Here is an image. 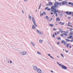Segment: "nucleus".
<instances>
[{
  "instance_id": "nucleus-47",
  "label": "nucleus",
  "mask_w": 73,
  "mask_h": 73,
  "mask_svg": "<svg viewBox=\"0 0 73 73\" xmlns=\"http://www.w3.org/2000/svg\"><path fill=\"white\" fill-rule=\"evenodd\" d=\"M67 25L68 26H70V27H73L72 26L70 25Z\"/></svg>"
},
{
  "instance_id": "nucleus-23",
  "label": "nucleus",
  "mask_w": 73,
  "mask_h": 73,
  "mask_svg": "<svg viewBox=\"0 0 73 73\" xmlns=\"http://www.w3.org/2000/svg\"><path fill=\"white\" fill-rule=\"evenodd\" d=\"M63 35H64V36H68V35H67V34H65V33H63Z\"/></svg>"
},
{
  "instance_id": "nucleus-45",
  "label": "nucleus",
  "mask_w": 73,
  "mask_h": 73,
  "mask_svg": "<svg viewBox=\"0 0 73 73\" xmlns=\"http://www.w3.org/2000/svg\"><path fill=\"white\" fill-rule=\"evenodd\" d=\"M47 11H50V8H49V9H47Z\"/></svg>"
},
{
  "instance_id": "nucleus-44",
  "label": "nucleus",
  "mask_w": 73,
  "mask_h": 73,
  "mask_svg": "<svg viewBox=\"0 0 73 73\" xmlns=\"http://www.w3.org/2000/svg\"><path fill=\"white\" fill-rule=\"evenodd\" d=\"M22 12L23 14H24V11L22 10Z\"/></svg>"
},
{
  "instance_id": "nucleus-43",
  "label": "nucleus",
  "mask_w": 73,
  "mask_h": 73,
  "mask_svg": "<svg viewBox=\"0 0 73 73\" xmlns=\"http://www.w3.org/2000/svg\"><path fill=\"white\" fill-rule=\"evenodd\" d=\"M64 23H62L61 24V25H64Z\"/></svg>"
},
{
  "instance_id": "nucleus-17",
  "label": "nucleus",
  "mask_w": 73,
  "mask_h": 73,
  "mask_svg": "<svg viewBox=\"0 0 73 73\" xmlns=\"http://www.w3.org/2000/svg\"><path fill=\"white\" fill-rule=\"evenodd\" d=\"M46 19H47V20H48L49 19V17H48V16H46Z\"/></svg>"
},
{
  "instance_id": "nucleus-37",
  "label": "nucleus",
  "mask_w": 73,
  "mask_h": 73,
  "mask_svg": "<svg viewBox=\"0 0 73 73\" xmlns=\"http://www.w3.org/2000/svg\"><path fill=\"white\" fill-rule=\"evenodd\" d=\"M50 26L51 27H53V25L52 24H50Z\"/></svg>"
},
{
  "instance_id": "nucleus-49",
  "label": "nucleus",
  "mask_w": 73,
  "mask_h": 73,
  "mask_svg": "<svg viewBox=\"0 0 73 73\" xmlns=\"http://www.w3.org/2000/svg\"><path fill=\"white\" fill-rule=\"evenodd\" d=\"M46 6H49V4H47L46 5Z\"/></svg>"
},
{
  "instance_id": "nucleus-61",
  "label": "nucleus",
  "mask_w": 73,
  "mask_h": 73,
  "mask_svg": "<svg viewBox=\"0 0 73 73\" xmlns=\"http://www.w3.org/2000/svg\"><path fill=\"white\" fill-rule=\"evenodd\" d=\"M72 48V46H70V48Z\"/></svg>"
},
{
  "instance_id": "nucleus-19",
  "label": "nucleus",
  "mask_w": 73,
  "mask_h": 73,
  "mask_svg": "<svg viewBox=\"0 0 73 73\" xmlns=\"http://www.w3.org/2000/svg\"><path fill=\"white\" fill-rule=\"evenodd\" d=\"M33 23L35 25V26L36 27H37V25L36 24V23H35V22H33Z\"/></svg>"
},
{
  "instance_id": "nucleus-20",
  "label": "nucleus",
  "mask_w": 73,
  "mask_h": 73,
  "mask_svg": "<svg viewBox=\"0 0 73 73\" xmlns=\"http://www.w3.org/2000/svg\"><path fill=\"white\" fill-rule=\"evenodd\" d=\"M65 33H69V31L66 30L65 32Z\"/></svg>"
},
{
  "instance_id": "nucleus-11",
  "label": "nucleus",
  "mask_w": 73,
  "mask_h": 73,
  "mask_svg": "<svg viewBox=\"0 0 73 73\" xmlns=\"http://www.w3.org/2000/svg\"><path fill=\"white\" fill-rule=\"evenodd\" d=\"M33 69L34 70H36L37 69V66H35L34 67Z\"/></svg>"
},
{
  "instance_id": "nucleus-6",
  "label": "nucleus",
  "mask_w": 73,
  "mask_h": 73,
  "mask_svg": "<svg viewBox=\"0 0 73 73\" xmlns=\"http://www.w3.org/2000/svg\"><path fill=\"white\" fill-rule=\"evenodd\" d=\"M66 14H67V15H72V12H69V11H67V12H66Z\"/></svg>"
},
{
  "instance_id": "nucleus-41",
  "label": "nucleus",
  "mask_w": 73,
  "mask_h": 73,
  "mask_svg": "<svg viewBox=\"0 0 73 73\" xmlns=\"http://www.w3.org/2000/svg\"><path fill=\"white\" fill-rule=\"evenodd\" d=\"M66 41H70V40H68V39H66Z\"/></svg>"
},
{
  "instance_id": "nucleus-36",
  "label": "nucleus",
  "mask_w": 73,
  "mask_h": 73,
  "mask_svg": "<svg viewBox=\"0 0 73 73\" xmlns=\"http://www.w3.org/2000/svg\"><path fill=\"white\" fill-rule=\"evenodd\" d=\"M68 4H69V5H70L72 4V3H71V2H69V3H68Z\"/></svg>"
},
{
  "instance_id": "nucleus-64",
  "label": "nucleus",
  "mask_w": 73,
  "mask_h": 73,
  "mask_svg": "<svg viewBox=\"0 0 73 73\" xmlns=\"http://www.w3.org/2000/svg\"><path fill=\"white\" fill-rule=\"evenodd\" d=\"M52 19H53V18H51L50 20H52Z\"/></svg>"
},
{
  "instance_id": "nucleus-51",
  "label": "nucleus",
  "mask_w": 73,
  "mask_h": 73,
  "mask_svg": "<svg viewBox=\"0 0 73 73\" xmlns=\"http://www.w3.org/2000/svg\"><path fill=\"white\" fill-rule=\"evenodd\" d=\"M71 5L73 6V3H71Z\"/></svg>"
},
{
  "instance_id": "nucleus-29",
  "label": "nucleus",
  "mask_w": 73,
  "mask_h": 73,
  "mask_svg": "<svg viewBox=\"0 0 73 73\" xmlns=\"http://www.w3.org/2000/svg\"><path fill=\"white\" fill-rule=\"evenodd\" d=\"M58 5H61V3H58Z\"/></svg>"
},
{
  "instance_id": "nucleus-28",
  "label": "nucleus",
  "mask_w": 73,
  "mask_h": 73,
  "mask_svg": "<svg viewBox=\"0 0 73 73\" xmlns=\"http://www.w3.org/2000/svg\"><path fill=\"white\" fill-rule=\"evenodd\" d=\"M59 31L60 32H62V31H63L62 30V29H59Z\"/></svg>"
},
{
  "instance_id": "nucleus-4",
  "label": "nucleus",
  "mask_w": 73,
  "mask_h": 73,
  "mask_svg": "<svg viewBox=\"0 0 73 73\" xmlns=\"http://www.w3.org/2000/svg\"><path fill=\"white\" fill-rule=\"evenodd\" d=\"M54 5L55 8L58 7V2H56L54 4Z\"/></svg>"
},
{
  "instance_id": "nucleus-22",
  "label": "nucleus",
  "mask_w": 73,
  "mask_h": 73,
  "mask_svg": "<svg viewBox=\"0 0 73 73\" xmlns=\"http://www.w3.org/2000/svg\"><path fill=\"white\" fill-rule=\"evenodd\" d=\"M41 3H40L39 7V9H40V7H41Z\"/></svg>"
},
{
  "instance_id": "nucleus-56",
  "label": "nucleus",
  "mask_w": 73,
  "mask_h": 73,
  "mask_svg": "<svg viewBox=\"0 0 73 73\" xmlns=\"http://www.w3.org/2000/svg\"><path fill=\"white\" fill-rule=\"evenodd\" d=\"M68 19H70V17H68Z\"/></svg>"
},
{
  "instance_id": "nucleus-35",
  "label": "nucleus",
  "mask_w": 73,
  "mask_h": 73,
  "mask_svg": "<svg viewBox=\"0 0 73 73\" xmlns=\"http://www.w3.org/2000/svg\"><path fill=\"white\" fill-rule=\"evenodd\" d=\"M64 45H66V42H64Z\"/></svg>"
},
{
  "instance_id": "nucleus-7",
  "label": "nucleus",
  "mask_w": 73,
  "mask_h": 73,
  "mask_svg": "<svg viewBox=\"0 0 73 73\" xmlns=\"http://www.w3.org/2000/svg\"><path fill=\"white\" fill-rule=\"evenodd\" d=\"M60 21V18L59 17H57L56 19V21Z\"/></svg>"
},
{
  "instance_id": "nucleus-8",
  "label": "nucleus",
  "mask_w": 73,
  "mask_h": 73,
  "mask_svg": "<svg viewBox=\"0 0 73 73\" xmlns=\"http://www.w3.org/2000/svg\"><path fill=\"white\" fill-rule=\"evenodd\" d=\"M37 32L38 33H39V34H41V35H42V32H40V31L38 30H37Z\"/></svg>"
},
{
  "instance_id": "nucleus-57",
  "label": "nucleus",
  "mask_w": 73,
  "mask_h": 73,
  "mask_svg": "<svg viewBox=\"0 0 73 73\" xmlns=\"http://www.w3.org/2000/svg\"><path fill=\"white\" fill-rule=\"evenodd\" d=\"M70 41H71V42H73V40H70Z\"/></svg>"
},
{
  "instance_id": "nucleus-55",
  "label": "nucleus",
  "mask_w": 73,
  "mask_h": 73,
  "mask_svg": "<svg viewBox=\"0 0 73 73\" xmlns=\"http://www.w3.org/2000/svg\"><path fill=\"white\" fill-rule=\"evenodd\" d=\"M60 33L59 32H57V34H59Z\"/></svg>"
},
{
  "instance_id": "nucleus-39",
  "label": "nucleus",
  "mask_w": 73,
  "mask_h": 73,
  "mask_svg": "<svg viewBox=\"0 0 73 73\" xmlns=\"http://www.w3.org/2000/svg\"><path fill=\"white\" fill-rule=\"evenodd\" d=\"M43 15V13L40 14V16H42V15Z\"/></svg>"
},
{
  "instance_id": "nucleus-18",
  "label": "nucleus",
  "mask_w": 73,
  "mask_h": 73,
  "mask_svg": "<svg viewBox=\"0 0 73 73\" xmlns=\"http://www.w3.org/2000/svg\"><path fill=\"white\" fill-rule=\"evenodd\" d=\"M48 55L49 56H50V57L51 58H53V57H52V56H50V54H48Z\"/></svg>"
},
{
  "instance_id": "nucleus-12",
  "label": "nucleus",
  "mask_w": 73,
  "mask_h": 73,
  "mask_svg": "<svg viewBox=\"0 0 73 73\" xmlns=\"http://www.w3.org/2000/svg\"><path fill=\"white\" fill-rule=\"evenodd\" d=\"M29 20H32V18H31V16L30 15H29Z\"/></svg>"
},
{
  "instance_id": "nucleus-9",
  "label": "nucleus",
  "mask_w": 73,
  "mask_h": 73,
  "mask_svg": "<svg viewBox=\"0 0 73 73\" xmlns=\"http://www.w3.org/2000/svg\"><path fill=\"white\" fill-rule=\"evenodd\" d=\"M27 53L26 51H23L22 52V54L23 55H25V54H26Z\"/></svg>"
},
{
  "instance_id": "nucleus-59",
  "label": "nucleus",
  "mask_w": 73,
  "mask_h": 73,
  "mask_svg": "<svg viewBox=\"0 0 73 73\" xmlns=\"http://www.w3.org/2000/svg\"><path fill=\"white\" fill-rule=\"evenodd\" d=\"M69 38H72V37H68Z\"/></svg>"
},
{
  "instance_id": "nucleus-33",
  "label": "nucleus",
  "mask_w": 73,
  "mask_h": 73,
  "mask_svg": "<svg viewBox=\"0 0 73 73\" xmlns=\"http://www.w3.org/2000/svg\"><path fill=\"white\" fill-rule=\"evenodd\" d=\"M70 31H72L73 30V29L72 28H71L70 29Z\"/></svg>"
},
{
  "instance_id": "nucleus-3",
  "label": "nucleus",
  "mask_w": 73,
  "mask_h": 73,
  "mask_svg": "<svg viewBox=\"0 0 73 73\" xmlns=\"http://www.w3.org/2000/svg\"><path fill=\"white\" fill-rule=\"evenodd\" d=\"M62 5H68V2L67 1H63L62 3Z\"/></svg>"
},
{
  "instance_id": "nucleus-62",
  "label": "nucleus",
  "mask_w": 73,
  "mask_h": 73,
  "mask_svg": "<svg viewBox=\"0 0 73 73\" xmlns=\"http://www.w3.org/2000/svg\"><path fill=\"white\" fill-rule=\"evenodd\" d=\"M12 61H10V64H11V63H12Z\"/></svg>"
},
{
  "instance_id": "nucleus-42",
  "label": "nucleus",
  "mask_w": 73,
  "mask_h": 73,
  "mask_svg": "<svg viewBox=\"0 0 73 73\" xmlns=\"http://www.w3.org/2000/svg\"><path fill=\"white\" fill-rule=\"evenodd\" d=\"M60 54L61 55V56L62 57H64V55H63L62 54Z\"/></svg>"
},
{
  "instance_id": "nucleus-27",
  "label": "nucleus",
  "mask_w": 73,
  "mask_h": 73,
  "mask_svg": "<svg viewBox=\"0 0 73 73\" xmlns=\"http://www.w3.org/2000/svg\"><path fill=\"white\" fill-rule=\"evenodd\" d=\"M55 15L56 17H57L58 16V14L57 13H55Z\"/></svg>"
},
{
  "instance_id": "nucleus-54",
  "label": "nucleus",
  "mask_w": 73,
  "mask_h": 73,
  "mask_svg": "<svg viewBox=\"0 0 73 73\" xmlns=\"http://www.w3.org/2000/svg\"><path fill=\"white\" fill-rule=\"evenodd\" d=\"M55 36V35H54L53 34V37H54Z\"/></svg>"
},
{
  "instance_id": "nucleus-46",
  "label": "nucleus",
  "mask_w": 73,
  "mask_h": 73,
  "mask_svg": "<svg viewBox=\"0 0 73 73\" xmlns=\"http://www.w3.org/2000/svg\"><path fill=\"white\" fill-rule=\"evenodd\" d=\"M63 35H64L63 34H61L60 36H61V37H62V36H63Z\"/></svg>"
},
{
  "instance_id": "nucleus-13",
  "label": "nucleus",
  "mask_w": 73,
  "mask_h": 73,
  "mask_svg": "<svg viewBox=\"0 0 73 73\" xmlns=\"http://www.w3.org/2000/svg\"><path fill=\"white\" fill-rule=\"evenodd\" d=\"M48 3L50 5H53V3L51 2H48Z\"/></svg>"
},
{
  "instance_id": "nucleus-40",
  "label": "nucleus",
  "mask_w": 73,
  "mask_h": 73,
  "mask_svg": "<svg viewBox=\"0 0 73 73\" xmlns=\"http://www.w3.org/2000/svg\"><path fill=\"white\" fill-rule=\"evenodd\" d=\"M37 53H38V54H41L40 53V52H38Z\"/></svg>"
},
{
  "instance_id": "nucleus-24",
  "label": "nucleus",
  "mask_w": 73,
  "mask_h": 73,
  "mask_svg": "<svg viewBox=\"0 0 73 73\" xmlns=\"http://www.w3.org/2000/svg\"><path fill=\"white\" fill-rule=\"evenodd\" d=\"M43 14L44 15H46V13L44 11L43 13Z\"/></svg>"
},
{
  "instance_id": "nucleus-30",
  "label": "nucleus",
  "mask_w": 73,
  "mask_h": 73,
  "mask_svg": "<svg viewBox=\"0 0 73 73\" xmlns=\"http://www.w3.org/2000/svg\"><path fill=\"white\" fill-rule=\"evenodd\" d=\"M64 42H65V41L64 40H63L61 41L62 43H64Z\"/></svg>"
},
{
  "instance_id": "nucleus-16",
  "label": "nucleus",
  "mask_w": 73,
  "mask_h": 73,
  "mask_svg": "<svg viewBox=\"0 0 73 73\" xmlns=\"http://www.w3.org/2000/svg\"><path fill=\"white\" fill-rule=\"evenodd\" d=\"M32 28L33 29H35V26H34V25H33V26L32 27Z\"/></svg>"
},
{
  "instance_id": "nucleus-63",
  "label": "nucleus",
  "mask_w": 73,
  "mask_h": 73,
  "mask_svg": "<svg viewBox=\"0 0 73 73\" xmlns=\"http://www.w3.org/2000/svg\"><path fill=\"white\" fill-rule=\"evenodd\" d=\"M51 21H52V20H51L50 19H49V21H50V22Z\"/></svg>"
},
{
  "instance_id": "nucleus-38",
  "label": "nucleus",
  "mask_w": 73,
  "mask_h": 73,
  "mask_svg": "<svg viewBox=\"0 0 73 73\" xmlns=\"http://www.w3.org/2000/svg\"><path fill=\"white\" fill-rule=\"evenodd\" d=\"M57 30V29H55V28L53 29V31H56Z\"/></svg>"
},
{
  "instance_id": "nucleus-53",
  "label": "nucleus",
  "mask_w": 73,
  "mask_h": 73,
  "mask_svg": "<svg viewBox=\"0 0 73 73\" xmlns=\"http://www.w3.org/2000/svg\"><path fill=\"white\" fill-rule=\"evenodd\" d=\"M50 14H51V15H53V12H51L50 13Z\"/></svg>"
},
{
  "instance_id": "nucleus-60",
  "label": "nucleus",
  "mask_w": 73,
  "mask_h": 73,
  "mask_svg": "<svg viewBox=\"0 0 73 73\" xmlns=\"http://www.w3.org/2000/svg\"><path fill=\"white\" fill-rule=\"evenodd\" d=\"M62 23V22H60L58 23V24H61Z\"/></svg>"
},
{
  "instance_id": "nucleus-25",
  "label": "nucleus",
  "mask_w": 73,
  "mask_h": 73,
  "mask_svg": "<svg viewBox=\"0 0 73 73\" xmlns=\"http://www.w3.org/2000/svg\"><path fill=\"white\" fill-rule=\"evenodd\" d=\"M39 42H40V43H41V42H42V40H39Z\"/></svg>"
},
{
  "instance_id": "nucleus-26",
  "label": "nucleus",
  "mask_w": 73,
  "mask_h": 73,
  "mask_svg": "<svg viewBox=\"0 0 73 73\" xmlns=\"http://www.w3.org/2000/svg\"><path fill=\"white\" fill-rule=\"evenodd\" d=\"M58 12V10H56L54 12V13H56V12Z\"/></svg>"
},
{
  "instance_id": "nucleus-14",
  "label": "nucleus",
  "mask_w": 73,
  "mask_h": 73,
  "mask_svg": "<svg viewBox=\"0 0 73 73\" xmlns=\"http://www.w3.org/2000/svg\"><path fill=\"white\" fill-rule=\"evenodd\" d=\"M68 35L70 36H72V35H73V33H72V32H70Z\"/></svg>"
},
{
  "instance_id": "nucleus-31",
  "label": "nucleus",
  "mask_w": 73,
  "mask_h": 73,
  "mask_svg": "<svg viewBox=\"0 0 73 73\" xmlns=\"http://www.w3.org/2000/svg\"><path fill=\"white\" fill-rule=\"evenodd\" d=\"M69 44H68L67 45V48H68L69 47Z\"/></svg>"
},
{
  "instance_id": "nucleus-5",
  "label": "nucleus",
  "mask_w": 73,
  "mask_h": 73,
  "mask_svg": "<svg viewBox=\"0 0 73 73\" xmlns=\"http://www.w3.org/2000/svg\"><path fill=\"white\" fill-rule=\"evenodd\" d=\"M37 72L38 73H42V70L38 68L37 70Z\"/></svg>"
},
{
  "instance_id": "nucleus-52",
  "label": "nucleus",
  "mask_w": 73,
  "mask_h": 73,
  "mask_svg": "<svg viewBox=\"0 0 73 73\" xmlns=\"http://www.w3.org/2000/svg\"><path fill=\"white\" fill-rule=\"evenodd\" d=\"M65 51H66V53H68V51L67 50H65Z\"/></svg>"
},
{
  "instance_id": "nucleus-50",
  "label": "nucleus",
  "mask_w": 73,
  "mask_h": 73,
  "mask_svg": "<svg viewBox=\"0 0 73 73\" xmlns=\"http://www.w3.org/2000/svg\"><path fill=\"white\" fill-rule=\"evenodd\" d=\"M55 35L56 36L57 35V33H56L55 32Z\"/></svg>"
},
{
  "instance_id": "nucleus-1",
  "label": "nucleus",
  "mask_w": 73,
  "mask_h": 73,
  "mask_svg": "<svg viewBox=\"0 0 73 73\" xmlns=\"http://www.w3.org/2000/svg\"><path fill=\"white\" fill-rule=\"evenodd\" d=\"M51 9H52L51 11L53 12L54 13V12H55V11H56V9L54 8V6H52L51 8Z\"/></svg>"
},
{
  "instance_id": "nucleus-48",
  "label": "nucleus",
  "mask_w": 73,
  "mask_h": 73,
  "mask_svg": "<svg viewBox=\"0 0 73 73\" xmlns=\"http://www.w3.org/2000/svg\"><path fill=\"white\" fill-rule=\"evenodd\" d=\"M68 25L70 24V22H68Z\"/></svg>"
},
{
  "instance_id": "nucleus-32",
  "label": "nucleus",
  "mask_w": 73,
  "mask_h": 73,
  "mask_svg": "<svg viewBox=\"0 0 73 73\" xmlns=\"http://www.w3.org/2000/svg\"><path fill=\"white\" fill-rule=\"evenodd\" d=\"M61 33H63V32H64V33H65L66 32L64 31H62L60 32Z\"/></svg>"
},
{
  "instance_id": "nucleus-58",
  "label": "nucleus",
  "mask_w": 73,
  "mask_h": 73,
  "mask_svg": "<svg viewBox=\"0 0 73 73\" xmlns=\"http://www.w3.org/2000/svg\"><path fill=\"white\" fill-rule=\"evenodd\" d=\"M57 44H60V42H57Z\"/></svg>"
},
{
  "instance_id": "nucleus-10",
  "label": "nucleus",
  "mask_w": 73,
  "mask_h": 73,
  "mask_svg": "<svg viewBox=\"0 0 73 73\" xmlns=\"http://www.w3.org/2000/svg\"><path fill=\"white\" fill-rule=\"evenodd\" d=\"M32 20L33 23H34L35 22V18L33 17H32Z\"/></svg>"
},
{
  "instance_id": "nucleus-2",
  "label": "nucleus",
  "mask_w": 73,
  "mask_h": 73,
  "mask_svg": "<svg viewBox=\"0 0 73 73\" xmlns=\"http://www.w3.org/2000/svg\"><path fill=\"white\" fill-rule=\"evenodd\" d=\"M58 64L60 65V66H61L63 69H67V68H66V67L65 66L59 64H58Z\"/></svg>"
},
{
  "instance_id": "nucleus-15",
  "label": "nucleus",
  "mask_w": 73,
  "mask_h": 73,
  "mask_svg": "<svg viewBox=\"0 0 73 73\" xmlns=\"http://www.w3.org/2000/svg\"><path fill=\"white\" fill-rule=\"evenodd\" d=\"M31 43L32 45H33V46H35V44H34L32 42H31Z\"/></svg>"
},
{
  "instance_id": "nucleus-34",
  "label": "nucleus",
  "mask_w": 73,
  "mask_h": 73,
  "mask_svg": "<svg viewBox=\"0 0 73 73\" xmlns=\"http://www.w3.org/2000/svg\"><path fill=\"white\" fill-rule=\"evenodd\" d=\"M48 7H46L45 8V10L47 9H48Z\"/></svg>"
},
{
  "instance_id": "nucleus-21",
  "label": "nucleus",
  "mask_w": 73,
  "mask_h": 73,
  "mask_svg": "<svg viewBox=\"0 0 73 73\" xmlns=\"http://www.w3.org/2000/svg\"><path fill=\"white\" fill-rule=\"evenodd\" d=\"M57 39L58 40H61V38H60V37H57Z\"/></svg>"
}]
</instances>
